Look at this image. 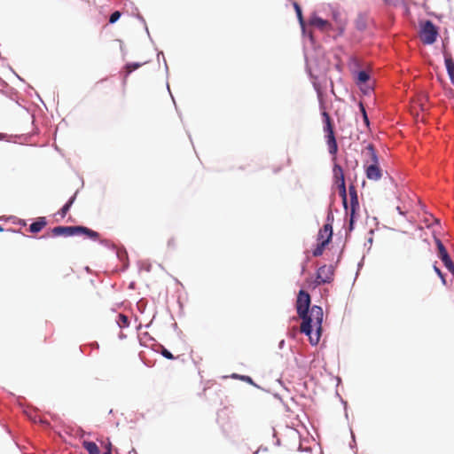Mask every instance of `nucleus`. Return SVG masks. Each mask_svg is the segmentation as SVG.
<instances>
[{
  "label": "nucleus",
  "instance_id": "nucleus-1",
  "mask_svg": "<svg viewBox=\"0 0 454 454\" xmlns=\"http://www.w3.org/2000/svg\"><path fill=\"white\" fill-rule=\"evenodd\" d=\"M295 309L301 319V333L308 337L311 346H317L323 333V308L312 305L309 293L301 288L297 294Z\"/></svg>",
  "mask_w": 454,
  "mask_h": 454
},
{
  "label": "nucleus",
  "instance_id": "nucleus-2",
  "mask_svg": "<svg viewBox=\"0 0 454 454\" xmlns=\"http://www.w3.org/2000/svg\"><path fill=\"white\" fill-rule=\"evenodd\" d=\"M304 59H305L306 74H308V76L311 82L313 89L315 90V91L317 94L319 101H321L320 98L322 95V87L320 85V82H318L317 75L314 74L312 72V69L309 64V58H308L306 51H304ZM320 109H321V116H322V121H323V129H324V132L325 133V139H326V145L328 147V152L333 156V160L334 162V161H336V154H337L338 149H339L336 137L334 134V125H333V120H332L330 114L325 110L324 104L322 102H320Z\"/></svg>",
  "mask_w": 454,
  "mask_h": 454
},
{
  "label": "nucleus",
  "instance_id": "nucleus-3",
  "mask_svg": "<svg viewBox=\"0 0 454 454\" xmlns=\"http://www.w3.org/2000/svg\"><path fill=\"white\" fill-rule=\"evenodd\" d=\"M345 251V243H342L339 254L336 258V262L334 264H330L328 267L324 264L321 265L317 270L315 274V278L310 281L309 286L312 289L318 287L321 285L330 284L333 281V276L335 272V269L340 264L342 260L343 254Z\"/></svg>",
  "mask_w": 454,
  "mask_h": 454
},
{
  "label": "nucleus",
  "instance_id": "nucleus-4",
  "mask_svg": "<svg viewBox=\"0 0 454 454\" xmlns=\"http://www.w3.org/2000/svg\"><path fill=\"white\" fill-rule=\"evenodd\" d=\"M52 235L65 238L84 236L92 241H96L100 237L98 231L84 225H58L53 227Z\"/></svg>",
  "mask_w": 454,
  "mask_h": 454
},
{
  "label": "nucleus",
  "instance_id": "nucleus-5",
  "mask_svg": "<svg viewBox=\"0 0 454 454\" xmlns=\"http://www.w3.org/2000/svg\"><path fill=\"white\" fill-rule=\"evenodd\" d=\"M419 37L425 45H433L439 37L440 28L431 20H423L419 23Z\"/></svg>",
  "mask_w": 454,
  "mask_h": 454
},
{
  "label": "nucleus",
  "instance_id": "nucleus-6",
  "mask_svg": "<svg viewBox=\"0 0 454 454\" xmlns=\"http://www.w3.org/2000/svg\"><path fill=\"white\" fill-rule=\"evenodd\" d=\"M292 4L294 9L299 25L301 27L302 37L304 39H308L311 48L314 51H317L320 45H319L316 36L314 35L313 32L307 27V25H306V22H305V20L303 17L302 8H301V4L295 1H294L292 3Z\"/></svg>",
  "mask_w": 454,
  "mask_h": 454
},
{
  "label": "nucleus",
  "instance_id": "nucleus-7",
  "mask_svg": "<svg viewBox=\"0 0 454 454\" xmlns=\"http://www.w3.org/2000/svg\"><path fill=\"white\" fill-rule=\"evenodd\" d=\"M434 240L436 246L437 257L442 261L447 270L454 275V263L448 250L439 238L434 237Z\"/></svg>",
  "mask_w": 454,
  "mask_h": 454
},
{
  "label": "nucleus",
  "instance_id": "nucleus-8",
  "mask_svg": "<svg viewBox=\"0 0 454 454\" xmlns=\"http://www.w3.org/2000/svg\"><path fill=\"white\" fill-rule=\"evenodd\" d=\"M308 23L309 26L323 32L334 30V25L331 21L320 17L316 12L309 15Z\"/></svg>",
  "mask_w": 454,
  "mask_h": 454
},
{
  "label": "nucleus",
  "instance_id": "nucleus-9",
  "mask_svg": "<svg viewBox=\"0 0 454 454\" xmlns=\"http://www.w3.org/2000/svg\"><path fill=\"white\" fill-rule=\"evenodd\" d=\"M346 184V178L343 168L337 163L336 161L333 162V188L340 187Z\"/></svg>",
  "mask_w": 454,
  "mask_h": 454
},
{
  "label": "nucleus",
  "instance_id": "nucleus-10",
  "mask_svg": "<svg viewBox=\"0 0 454 454\" xmlns=\"http://www.w3.org/2000/svg\"><path fill=\"white\" fill-rule=\"evenodd\" d=\"M330 9H331L332 19L335 22L333 31H336V34L333 35V39H336L338 36H340L343 35V33L345 31V24L343 23V21L340 18V12L336 8L333 7L332 5H330Z\"/></svg>",
  "mask_w": 454,
  "mask_h": 454
},
{
  "label": "nucleus",
  "instance_id": "nucleus-11",
  "mask_svg": "<svg viewBox=\"0 0 454 454\" xmlns=\"http://www.w3.org/2000/svg\"><path fill=\"white\" fill-rule=\"evenodd\" d=\"M364 173L366 177L372 181H379L382 177V169L380 165L368 164L364 165Z\"/></svg>",
  "mask_w": 454,
  "mask_h": 454
},
{
  "label": "nucleus",
  "instance_id": "nucleus-12",
  "mask_svg": "<svg viewBox=\"0 0 454 454\" xmlns=\"http://www.w3.org/2000/svg\"><path fill=\"white\" fill-rule=\"evenodd\" d=\"M352 76H353V80L356 86H360V85H364V83H368L372 79V75L365 69L355 70L353 72Z\"/></svg>",
  "mask_w": 454,
  "mask_h": 454
},
{
  "label": "nucleus",
  "instance_id": "nucleus-13",
  "mask_svg": "<svg viewBox=\"0 0 454 454\" xmlns=\"http://www.w3.org/2000/svg\"><path fill=\"white\" fill-rule=\"evenodd\" d=\"M443 60L450 82L452 85H454V59L450 53L443 52Z\"/></svg>",
  "mask_w": 454,
  "mask_h": 454
},
{
  "label": "nucleus",
  "instance_id": "nucleus-14",
  "mask_svg": "<svg viewBox=\"0 0 454 454\" xmlns=\"http://www.w3.org/2000/svg\"><path fill=\"white\" fill-rule=\"evenodd\" d=\"M114 252L115 253L117 259L122 263L121 270H127L129 266V262L126 248L123 246H121L120 247H116V250Z\"/></svg>",
  "mask_w": 454,
  "mask_h": 454
},
{
  "label": "nucleus",
  "instance_id": "nucleus-15",
  "mask_svg": "<svg viewBox=\"0 0 454 454\" xmlns=\"http://www.w3.org/2000/svg\"><path fill=\"white\" fill-rule=\"evenodd\" d=\"M48 222L46 217L41 216L35 218L29 225L28 231L33 234H37L44 229Z\"/></svg>",
  "mask_w": 454,
  "mask_h": 454
},
{
  "label": "nucleus",
  "instance_id": "nucleus-16",
  "mask_svg": "<svg viewBox=\"0 0 454 454\" xmlns=\"http://www.w3.org/2000/svg\"><path fill=\"white\" fill-rule=\"evenodd\" d=\"M78 192H79V190H77L72 196H70L69 199L64 203V205L60 207V209L57 213L62 218H64L67 215L69 210L71 209L72 206L74 205V203L76 200Z\"/></svg>",
  "mask_w": 454,
  "mask_h": 454
},
{
  "label": "nucleus",
  "instance_id": "nucleus-17",
  "mask_svg": "<svg viewBox=\"0 0 454 454\" xmlns=\"http://www.w3.org/2000/svg\"><path fill=\"white\" fill-rule=\"evenodd\" d=\"M358 217L359 216H356V215H348V226L345 228V239L343 241V243H345V246L347 245V243L349 241V239L351 238V232L356 228V223L358 220Z\"/></svg>",
  "mask_w": 454,
  "mask_h": 454
},
{
  "label": "nucleus",
  "instance_id": "nucleus-18",
  "mask_svg": "<svg viewBox=\"0 0 454 454\" xmlns=\"http://www.w3.org/2000/svg\"><path fill=\"white\" fill-rule=\"evenodd\" d=\"M152 349L159 354H160L164 358L168 360H175L176 356L168 349L166 348L162 344L155 341L153 346L152 347Z\"/></svg>",
  "mask_w": 454,
  "mask_h": 454
},
{
  "label": "nucleus",
  "instance_id": "nucleus-19",
  "mask_svg": "<svg viewBox=\"0 0 454 454\" xmlns=\"http://www.w3.org/2000/svg\"><path fill=\"white\" fill-rule=\"evenodd\" d=\"M146 62H127L124 66V69L126 70V72L124 73L123 74V81H122V83L125 84L126 83V80H127V77L135 70H137V68L141 67L144 64H145Z\"/></svg>",
  "mask_w": 454,
  "mask_h": 454
},
{
  "label": "nucleus",
  "instance_id": "nucleus-20",
  "mask_svg": "<svg viewBox=\"0 0 454 454\" xmlns=\"http://www.w3.org/2000/svg\"><path fill=\"white\" fill-rule=\"evenodd\" d=\"M336 198H335V194L334 192H332L330 194V203L328 205V207L326 209V217H325V223H331V224H333V222H334V215H333V211L332 209L333 206V203L335 201Z\"/></svg>",
  "mask_w": 454,
  "mask_h": 454
},
{
  "label": "nucleus",
  "instance_id": "nucleus-21",
  "mask_svg": "<svg viewBox=\"0 0 454 454\" xmlns=\"http://www.w3.org/2000/svg\"><path fill=\"white\" fill-rule=\"evenodd\" d=\"M357 106H358L359 113L361 114V117H362V120H363L364 127L366 129H370V127H371V121H370V118L368 116L365 106L363 103V101H361V100L358 101L357 102Z\"/></svg>",
  "mask_w": 454,
  "mask_h": 454
},
{
  "label": "nucleus",
  "instance_id": "nucleus-22",
  "mask_svg": "<svg viewBox=\"0 0 454 454\" xmlns=\"http://www.w3.org/2000/svg\"><path fill=\"white\" fill-rule=\"evenodd\" d=\"M82 448L88 452V454H102L99 447L92 441H83Z\"/></svg>",
  "mask_w": 454,
  "mask_h": 454
},
{
  "label": "nucleus",
  "instance_id": "nucleus-23",
  "mask_svg": "<svg viewBox=\"0 0 454 454\" xmlns=\"http://www.w3.org/2000/svg\"><path fill=\"white\" fill-rule=\"evenodd\" d=\"M355 27L356 30L363 32L367 28L366 15L363 12H359L355 20Z\"/></svg>",
  "mask_w": 454,
  "mask_h": 454
},
{
  "label": "nucleus",
  "instance_id": "nucleus-24",
  "mask_svg": "<svg viewBox=\"0 0 454 454\" xmlns=\"http://www.w3.org/2000/svg\"><path fill=\"white\" fill-rule=\"evenodd\" d=\"M337 190H338V192H339V196L340 197L341 199V202H342V207H343V209L345 211V214H348V190H347V185H343V186H340V187H337Z\"/></svg>",
  "mask_w": 454,
  "mask_h": 454
},
{
  "label": "nucleus",
  "instance_id": "nucleus-25",
  "mask_svg": "<svg viewBox=\"0 0 454 454\" xmlns=\"http://www.w3.org/2000/svg\"><path fill=\"white\" fill-rule=\"evenodd\" d=\"M360 204L359 199H350V203L348 205V210L347 215H356L359 216Z\"/></svg>",
  "mask_w": 454,
  "mask_h": 454
},
{
  "label": "nucleus",
  "instance_id": "nucleus-26",
  "mask_svg": "<svg viewBox=\"0 0 454 454\" xmlns=\"http://www.w3.org/2000/svg\"><path fill=\"white\" fill-rule=\"evenodd\" d=\"M366 150L372 161L371 164L380 165V158L375 146L372 144H368Z\"/></svg>",
  "mask_w": 454,
  "mask_h": 454
},
{
  "label": "nucleus",
  "instance_id": "nucleus-27",
  "mask_svg": "<svg viewBox=\"0 0 454 454\" xmlns=\"http://www.w3.org/2000/svg\"><path fill=\"white\" fill-rule=\"evenodd\" d=\"M348 69H349L351 74H353V72L355 70H362L363 69L361 67V64H360L359 60L353 55H351L348 59Z\"/></svg>",
  "mask_w": 454,
  "mask_h": 454
},
{
  "label": "nucleus",
  "instance_id": "nucleus-28",
  "mask_svg": "<svg viewBox=\"0 0 454 454\" xmlns=\"http://www.w3.org/2000/svg\"><path fill=\"white\" fill-rule=\"evenodd\" d=\"M116 323L121 329H124L129 326L130 320L126 315L121 313L117 316Z\"/></svg>",
  "mask_w": 454,
  "mask_h": 454
},
{
  "label": "nucleus",
  "instance_id": "nucleus-29",
  "mask_svg": "<svg viewBox=\"0 0 454 454\" xmlns=\"http://www.w3.org/2000/svg\"><path fill=\"white\" fill-rule=\"evenodd\" d=\"M239 380H241V381H244V382H246V383H247V384H249V385H251V386H253V387H254L256 388L262 389V390H263L265 392H269V390H266L263 387H262L261 386H259L258 384H256L254 382V380H253V378L250 377L249 375H244V374L240 375V377H239Z\"/></svg>",
  "mask_w": 454,
  "mask_h": 454
},
{
  "label": "nucleus",
  "instance_id": "nucleus-30",
  "mask_svg": "<svg viewBox=\"0 0 454 454\" xmlns=\"http://www.w3.org/2000/svg\"><path fill=\"white\" fill-rule=\"evenodd\" d=\"M434 271L439 277L442 284L443 286H447L446 274L442 272V270L437 266V262H435L433 265Z\"/></svg>",
  "mask_w": 454,
  "mask_h": 454
},
{
  "label": "nucleus",
  "instance_id": "nucleus-31",
  "mask_svg": "<svg viewBox=\"0 0 454 454\" xmlns=\"http://www.w3.org/2000/svg\"><path fill=\"white\" fill-rule=\"evenodd\" d=\"M333 224L331 223H324L323 227L319 229L318 231H323V233L325 235V237H331V239H333Z\"/></svg>",
  "mask_w": 454,
  "mask_h": 454
},
{
  "label": "nucleus",
  "instance_id": "nucleus-32",
  "mask_svg": "<svg viewBox=\"0 0 454 454\" xmlns=\"http://www.w3.org/2000/svg\"><path fill=\"white\" fill-rule=\"evenodd\" d=\"M96 241L98 242L100 245L104 246L105 247L108 248L109 250H112V251L116 250L117 247L109 239H100L98 237V239Z\"/></svg>",
  "mask_w": 454,
  "mask_h": 454
},
{
  "label": "nucleus",
  "instance_id": "nucleus-33",
  "mask_svg": "<svg viewBox=\"0 0 454 454\" xmlns=\"http://www.w3.org/2000/svg\"><path fill=\"white\" fill-rule=\"evenodd\" d=\"M148 340V341H153V344L155 343V339L153 337H152L149 333L145 332V333H143L141 334V336H139V342H140V345L141 346H144V347H148L145 340Z\"/></svg>",
  "mask_w": 454,
  "mask_h": 454
},
{
  "label": "nucleus",
  "instance_id": "nucleus-34",
  "mask_svg": "<svg viewBox=\"0 0 454 454\" xmlns=\"http://www.w3.org/2000/svg\"><path fill=\"white\" fill-rule=\"evenodd\" d=\"M357 87L364 96H369L371 92L373 91V86L371 85L369 82Z\"/></svg>",
  "mask_w": 454,
  "mask_h": 454
},
{
  "label": "nucleus",
  "instance_id": "nucleus-35",
  "mask_svg": "<svg viewBox=\"0 0 454 454\" xmlns=\"http://www.w3.org/2000/svg\"><path fill=\"white\" fill-rule=\"evenodd\" d=\"M146 306H147V300L145 299V298H141L140 300L137 301V310L141 313V314H144L145 312V309H146Z\"/></svg>",
  "mask_w": 454,
  "mask_h": 454
},
{
  "label": "nucleus",
  "instance_id": "nucleus-36",
  "mask_svg": "<svg viewBox=\"0 0 454 454\" xmlns=\"http://www.w3.org/2000/svg\"><path fill=\"white\" fill-rule=\"evenodd\" d=\"M331 237H325L323 241L317 242L316 246L319 247L323 252L326 249L329 244L332 242Z\"/></svg>",
  "mask_w": 454,
  "mask_h": 454
},
{
  "label": "nucleus",
  "instance_id": "nucleus-37",
  "mask_svg": "<svg viewBox=\"0 0 454 454\" xmlns=\"http://www.w3.org/2000/svg\"><path fill=\"white\" fill-rule=\"evenodd\" d=\"M331 237H325L323 241L317 242L316 246L319 247L323 252L326 249L329 244L332 242Z\"/></svg>",
  "mask_w": 454,
  "mask_h": 454
},
{
  "label": "nucleus",
  "instance_id": "nucleus-38",
  "mask_svg": "<svg viewBox=\"0 0 454 454\" xmlns=\"http://www.w3.org/2000/svg\"><path fill=\"white\" fill-rule=\"evenodd\" d=\"M121 16V13L120 11H114L109 15L108 23L109 24H114L116 23Z\"/></svg>",
  "mask_w": 454,
  "mask_h": 454
},
{
  "label": "nucleus",
  "instance_id": "nucleus-39",
  "mask_svg": "<svg viewBox=\"0 0 454 454\" xmlns=\"http://www.w3.org/2000/svg\"><path fill=\"white\" fill-rule=\"evenodd\" d=\"M348 194L350 199L358 198L357 191L353 182H351L348 185Z\"/></svg>",
  "mask_w": 454,
  "mask_h": 454
},
{
  "label": "nucleus",
  "instance_id": "nucleus-40",
  "mask_svg": "<svg viewBox=\"0 0 454 454\" xmlns=\"http://www.w3.org/2000/svg\"><path fill=\"white\" fill-rule=\"evenodd\" d=\"M53 228L48 229L42 236L38 239H47L50 238H58V236L52 235Z\"/></svg>",
  "mask_w": 454,
  "mask_h": 454
},
{
  "label": "nucleus",
  "instance_id": "nucleus-41",
  "mask_svg": "<svg viewBox=\"0 0 454 454\" xmlns=\"http://www.w3.org/2000/svg\"><path fill=\"white\" fill-rule=\"evenodd\" d=\"M155 50L157 51V59H158V61L160 60V56H162L163 58V62H164V67H165V71H166V74L167 76H168V64H167V60L164 57V54H163V51H159L157 48H155Z\"/></svg>",
  "mask_w": 454,
  "mask_h": 454
},
{
  "label": "nucleus",
  "instance_id": "nucleus-42",
  "mask_svg": "<svg viewBox=\"0 0 454 454\" xmlns=\"http://www.w3.org/2000/svg\"><path fill=\"white\" fill-rule=\"evenodd\" d=\"M134 10L136 13H133L132 16L138 20L143 25H145L146 21L145 18L139 13L137 7L134 6Z\"/></svg>",
  "mask_w": 454,
  "mask_h": 454
},
{
  "label": "nucleus",
  "instance_id": "nucleus-43",
  "mask_svg": "<svg viewBox=\"0 0 454 454\" xmlns=\"http://www.w3.org/2000/svg\"><path fill=\"white\" fill-rule=\"evenodd\" d=\"M364 260H365V255L364 254V255L362 256V258L360 259V261L357 262V270H356V273L355 280H356V278L358 277L360 270L363 269V267H364Z\"/></svg>",
  "mask_w": 454,
  "mask_h": 454
},
{
  "label": "nucleus",
  "instance_id": "nucleus-44",
  "mask_svg": "<svg viewBox=\"0 0 454 454\" xmlns=\"http://www.w3.org/2000/svg\"><path fill=\"white\" fill-rule=\"evenodd\" d=\"M311 254L314 257H319L324 254V252L315 245L311 249Z\"/></svg>",
  "mask_w": 454,
  "mask_h": 454
},
{
  "label": "nucleus",
  "instance_id": "nucleus-45",
  "mask_svg": "<svg viewBox=\"0 0 454 454\" xmlns=\"http://www.w3.org/2000/svg\"><path fill=\"white\" fill-rule=\"evenodd\" d=\"M373 243V237H368L366 242L364 243V247H366V253L371 251L372 245Z\"/></svg>",
  "mask_w": 454,
  "mask_h": 454
},
{
  "label": "nucleus",
  "instance_id": "nucleus-46",
  "mask_svg": "<svg viewBox=\"0 0 454 454\" xmlns=\"http://www.w3.org/2000/svg\"><path fill=\"white\" fill-rule=\"evenodd\" d=\"M350 434H351V442H349V448L351 450H354V449L356 450V437H355V434L353 433L351 428H350Z\"/></svg>",
  "mask_w": 454,
  "mask_h": 454
},
{
  "label": "nucleus",
  "instance_id": "nucleus-47",
  "mask_svg": "<svg viewBox=\"0 0 454 454\" xmlns=\"http://www.w3.org/2000/svg\"><path fill=\"white\" fill-rule=\"evenodd\" d=\"M270 430H271V432H272V437H273V438H276V441H275L274 444H275L276 446H278H278H280V445H281V440H280L279 438H278V437H277V431H276L275 427H272L270 428Z\"/></svg>",
  "mask_w": 454,
  "mask_h": 454
},
{
  "label": "nucleus",
  "instance_id": "nucleus-48",
  "mask_svg": "<svg viewBox=\"0 0 454 454\" xmlns=\"http://www.w3.org/2000/svg\"><path fill=\"white\" fill-rule=\"evenodd\" d=\"M16 220H17V217L14 216V215H9V216H6V215H3V216H0V221H12V223H16Z\"/></svg>",
  "mask_w": 454,
  "mask_h": 454
},
{
  "label": "nucleus",
  "instance_id": "nucleus-49",
  "mask_svg": "<svg viewBox=\"0 0 454 454\" xmlns=\"http://www.w3.org/2000/svg\"><path fill=\"white\" fill-rule=\"evenodd\" d=\"M402 0H383L384 4L388 6H396Z\"/></svg>",
  "mask_w": 454,
  "mask_h": 454
},
{
  "label": "nucleus",
  "instance_id": "nucleus-50",
  "mask_svg": "<svg viewBox=\"0 0 454 454\" xmlns=\"http://www.w3.org/2000/svg\"><path fill=\"white\" fill-rule=\"evenodd\" d=\"M309 257L307 255L305 258H304V261L301 264V274H304L305 270H306V265L307 263L309 262Z\"/></svg>",
  "mask_w": 454,
  "mask_h": 454
},
{
  "label": "nucleus",
  "instance_id": "nucleus-51",
  "mask_svg": "<svg viewBox=\"0 0 454 454\" xmlns=\"http://www.w3.org/2000/svg\"><path fill=\"white\" fill-rule=\"evenodd\" d=\"M167 246H168V248L175 249L176 248V240H175V239L174 238H170L168 240Z\"/></svg>",
  "mask_w": 454,
  "mask_h": 454
},
{
  "label": "nucleus",
  "instance_id": "nucleus-52",
  "mask_svg": "<svg viewBox=\"0 0 454 454\" xmlns=\"http://www.w3.org/2000/svg\"><path fill=\"white\" fill-rule=\"evenodd\" d=\"M325 234L323 233V231H318L317 234V242H320V241H323L325 239Z\"/></svg>",
  "mask_w": 454,
  "mask_h": 454
},
{
  "label": "nucleus",
  "instance_id": "nucleus-53",
  "mask_svg": "<svg viewBox=\"0 0 454 454\" xmlns=\"http://www.w3.org/2000/svg\"><path fill=\"white\" fill-rule=\"evenodd\" d=\"M143 26H144L145 31L146 32V34H147V35H148V37H149V39H150L151 43H152L153 44H154V41L153 40V38H152V36H151V35H150V32H149L148 27H147V24L145 23V25H143Z\"/></svg>",
  "mask_w": 454,
  "mask_h": 454
},
{
  "label": "nucleus",
  "instance_id": "nucleus-54",
  "mask_svg": "<svg viewBox=\"0 0 454 454\" xmlns=\"http://www.w3.org/2000/svg\"><path fill=\"white\" fill-rule=\"evenodd\" d=\"M15 224H19V225H20V226L24 227V226H26V225H27V222H26V220H24V219H19V218H17V220H16V223H15Z\"/></svg>",
  "mask_w": 454,
  "mask_h": 454
},
{
  "label": "nucleus",
  "instance_id": "nucleus-55",
  "mask_svg": "<svg viewBox=\"0 0 454 454\" xmlns=\"http://www.w3.org/2000/svg\"><path fill=\"white\" fill-rule=\"evenodd\" d=\"M7 231H11L12 233H19V234H22V236H25V233H22L20 229L16 230V229L10 228V229H7Z\"/></svg>",
  "mask_w": 454,
  "mask_h": 454
},
{
  "label": "nucleus",
  "instance_id": "nucleus-56",
  "mask_svg": "<svg viewBox=\"0 0 454 454\" xmlns=\"http://www.w3.org/2000/svg\"><path fill=\"white\" fill-rule=\"evenodd\" d=\"M287 336H288L289 338H291V339H295V338H296V336H297V331H296V330H294V331H292V332H289V333H287Z\"/></svg>",
  "mask_w": 454,
  "mask_h": 454
},
{
  "label": "nucleus",
  "instance_id": "nucleus-57",
  "mask_svg": "<svg viewBox=\"0 0 454 454\" xmlns=\"http://www.w3.org/2000/svg\"><path fill=\"white\" fill-rule=\"evenodd\" d=\"M113 444L109 442V449L106 450L102 454H112Z\"/></svg>",
  "mask_w": 454,
  "mask_h": 454
},
{
  "label": "nucleus",
  "instance_id": "nucleus-58",
  "mask_svg": "<svg viewBox=\"0 0 454 454\" xmlns=\"http://www.w3.org/2000/svg\"><path fill=\"white\" fill-rule=\"evenodd\" d=\"M340 401L341 404L343 405L344 410L348 409V402L346 400H344L341 396H340Z\"/></svg>",
  "mask_w": 454,
  "mask_h": 454
},
{
  "label": "nucleus",
  "instance_id": "nucleus-59",
  "mask_svg": "<svg viewBox=\"0 0 454 454\" xmlns=\"http://www.w3.org/2000/svg\"><path fill=\"white\" fill-rule=\"evenodd\" d=\"M285 344H286L285 340H281L278 342V348H279V349L284 348Z\"/></svg>",
  "mask_w": 454,
  "mask_h": 454
},
{
  "label": "nucleus",
  "instance_id": "nucleus-60",
  "mask_svg": "<svg viewBox=\"0 0 454 454\" xmlns=\"http://www.w3.org/2000/svg\"><path fill=\"white\" fill-rule=\"evenodd\" d=\"M119 42H120V43H121V44H120L121 51L122 55H123V56H125L126 52H125V50H124V47H123V43H122V41H121V40H119Z\"/></svg>",
  "mask_w": 454,
  "mask_h": 454
},
{
  "label": "nucleus",
  "instance_id": "nucleus-61",
  "mask_svg": "<svg viewBox=\"0 0 454 454\" xmlns=\"http://www.w3.org/2000/svg\"><path fill=\"white\" fill-rule=\"evenodd\" d=\"M335 69L339 72H341L342 71V65L340 63H337L335 64L334 66Z\"/></svg>",
  "mask_w": 454,
  "mask_h": 454
},
{
  "label": "nucleus",
  "instance_id": "nucleus-62",
  "mask_svg": "<svg viewBox=\"0 0 454 454\" xmlns=\"http://www.w3.org/2000/svg\"><path fill=\"white\" fill-rule=\"evenodd\" d=\"M88 348V346H87V345H82V346H80V350H81V352H82V353H83V354H86V352H87V351H86V348Z\"/></svg>",
  "mask_w": 454,
  "mask_h": 454
},
{
  "label": "nucleus",
  "instance_id": "nucleus-63",
  "mask_svg": "<svg viewBox=\"0 0 454 454\" xmlns=\"http://www.w3.org/2000/svg\"><path fill=\"white\" fill-rule=\"evenodd\" d=\"M143 269L145 270H146L147 272H150L151 269H152V265L150 263H147Z\"/></svg>",
  "mask_w": 454,
  "mask_h": 454
},
{
  "label": "nucleus",
  "instance_id": "nucleus-64",
  "mask_svg": "<svg viewBox=\"0 0 454 454\" xmlns=\"http://www.w3.org/2000/svg\"><path fill=\"white\" fill-rule=\"evenodd\" d=\"M91 346V348H95V349H98L99 348V345L97 341H94L90 344Z\"/></svg>",
  "mask_w": 454,
  "mask_h": 454
}]
</instances>
